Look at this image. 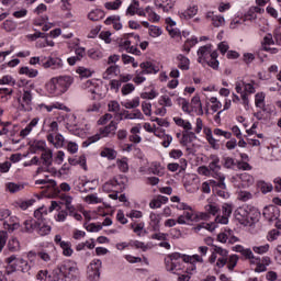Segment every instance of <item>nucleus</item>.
<instances>
[{
    "label": "nucleus",
    "mask_w": 281,
    "mask_h": 281,
    "mask_svg": "<svg viewBox=\"0 0 281 281\" xmlns=\"http://www.w3.org/2000/svg\"><path fill=\"white\" fill-rule=\"evenodd\" d=\"M196 262H203V258L199 255L190 256L181 252H173L165 259L167 271L179 276V281H190V274L196 271Z\"/></svg>",
    "instance_id": "1"
},
{
    "label": "nucleus",
    "mask_w": 281,
    "mask_h": 281,
    "mask_svg": "<svg viewBox=\"0 0 281 281\" xmlns=\"http://www.w3.org/2000/svg\"><path fill=\"white\" fill-rule=\"evenodd\" d=\"M79 278L80 271L71 261L59 263L50 272L47 270H40L35 276L37 281H78Z\"/></svg>",
    "instance_id": "2"
},
{
    "label": "nucleus",
    "mask_w": 281,
    "mask_h": 281,
    "mask_svg": "<svg viewBox=\"0 0 281 281\" xmlns=\"http://www.w3.org/2000/svg\"><path fill=\"white\" fill-rule=\"evenodd\" d=\"M206 213H198L193 210V207L187 209L183 213L178 217L177 223L179 225H190V223H199V221H207L210 216H216L221 209L216 204H209L205 206Z\"/></svg>",
    "instance_id": "3"
},
{
    "label": "nucleus",
    "mask_w": 281,
    "mask_h": 281,
    "mask_svg": "<svg viewBox=\"0 0 281 281\" xmlns=\"http://www.w3.org/2000/svg\"><path fill=\"white\" fill-rule=\"evenodd\" d=\"M74 85V77L65 75L59 77H53L45 85L46 91L50 95H63V93H67L69 91V87Z\"/></svg>",
    "instance_id": "4"
},
{
    "label": "nucleus",
    "mask_w": 281,
    "mask_h": 281,
    "mask_svg": "<svg viewBox=\"0 0 281 281\" xmlns=\"http://www.w3.org/2000/svg\"><path fill=\"white\" fill-rule=\"evenodd\" d=\"M139 35L135 33H126L119 40V47L127 54H133L134 56H142V50L137 48L139 45Z\"/></svg>",
    "instance_id": "5"
},
{
    "label": "nucleus",
    "mask_w": 281,
    "mask_h": 281,
    "mask_svg": "<svg viewBox=\"0 0 281 281\" xmlns=\"http://www.w3.org/2000/svg\"><path fill=\"white\" fill-rule=\"evenodd\" d=\"M117 131V122L111 121L109 125L99 128V133L88 137L82 142V148H89L91 144H95V142H100V139L104 137H115V133Z\"/></svg>",
    "instance_id": "6"
},
{
    "label": "nucleus",
    "mask_w": 281,
    "mask_h": 281,
    "mask_svg": "<svg viewBox=\"0 0 281 281\" xmlns=\"http://www.w3.org/2000/svg\"><path fill=\"white\" fill-rule=\"evenodd\" d=\"M128 179L125 176H116L102 186L103 192H124Z\"/></svg>",
    "instance_id": "7"
},
{
    "label": "nucleus",
    "mask_w": 281,
    "mask_h": 281,
    "mask_svg": "<svg viewBox=\"0 0 281 281\" xmlns=\"http://www.w3.org/2000/svg\"><path fill=\"white\" fill-rule=\"evenodd\" d=\"M228 256L229 251H227V249L218 246H213V252L209 258V262L211 265H214V262H216L215 267H217V269H223V267L227 265Z\"/></svg>",
    "instance_id": "8"
},
{
    "label": "nucleus",
    "mask_w": 281,
    "mask_h": 281,
    "mask_svg": "<svg viewBox=\"0 0 281 281\" xmlns=\"http://www.w3.org/2000/svg\"><path fill=\"white\" fill-rule=\"evenodd\" d=\"M20 93L21 95L18 100L21 106V111L30 113L33 109L32 106L34 105V93L32 92V89L27 87H24Z\"/></svg>",
    "instance_id": "9"
},
{
    "label": "nucleus",
    "mask_w": 281,
    "mask_h": 281,
    "mask_svg": "<svg viewBox=\"0 0 281 281\" xmlns=\"http://www.w3.org/2000/svg\"><path fill=\"white\" fill-rule=\"evenodd\" d=\"M42 131L46 133L48 144H54V136L58 134V122L45 119Z\"/></svg>",
    "instance_id": "10"
},
{
    "label": "nucleus",
    "mask_w": 281,
    "mask_h": 281,
    "mask_svg": "<svg viewBox=\"0 0 281 281\" xmlns=\"http://www.w3.org/2000/svg\"><path fill=\"white\" fill-rule=\"evenodd\" d=\"M60 201H63L67 212H69V216H72L76 221H82V215L78 213L76 206L71 204L74 202V196L67 193H61Z\"/></svg>",
    "instance_id": "11"
},
{
    "label": "nucleus",
    "mask_w": 281,
    "mask_h": 281,
    "mask_svg": "<svg viewBox=\"0 0 281 281\" xmlns=\"http://www.w3.org/2000/svg\"><path fill=\"white\" fill-rule=\"evenodd\" d=\"M211 186L216 196H221V199H229V192L227 191V186L225 184V177L217 178V181L212 180Z\"/></svg>",
    "instance_id": "12"
},
{
    "label": "nucleus",
    "mask_w": 281,
    "mask_h": 281,
    "mask_svg": "<svg viewBox=\"0 0 281 281\" xmlns=\"http://www.w3.org/2000/svg\"><path fill=\"white\" fill-rule=\"evenodd\" d=\"M35 186H43L42 188L46 189L48 195L60 194V188H58L56 180L47 179V177L46 179L36 180Z\"/></svg>",
    "instance_id": "13"
},
{
    "label": "nucleus",
    "mask_w": 281,
    "mask_h": 281,
    "mask_svg": "<svg viewBox=\"0 0 281 281\" xmlns=\"http://www.w3.org/2000/svg\"><path fill=\"white\" fill-rule=\"evenodd\" d=\"M128 247L132 249H142V251H148V246L144 241L135 239H131L128 243L122 241L115 246L119 251H124V249H128Z\"/></svg>",
    "instance_id": "14"
},
{
    "label": "nucleus",
    "mask_w": 281,
    "mask_h": 281,
    "mask_svg": "<svg viewBox=\"0 0 281 281\" xmlns=\"http://www.w3.org/2000/svg\"><path fill=\"white\" fill-rule=\"evenodd\" d=\"M209 169L213 173L214 179H221L225 177L223 176V173H221V158L218 157V155L212 154L210 156Z\"/></svg>",
    "instance_id": "15"
},
{
    "label": "nucleus",
    "mask_w": 281,
    "mask_h": 281,
    "mask_svg": "<svg viewBox=\"0 0 281 281\" xmlns=\"http://www.w3.org/2000/svg\"><path fill=\"white\" fill-rule=\"evenodd\" d=\"M100 269H102V260L94 259L88 267V278L91 281L100 280Z\"/></svg>",
    "instance_id": "16"
},
{
    "label": "nucleus",
    "mask_w": 281,
    "mask_h": 281,
    "mask_svg": "<svg viewBox=\"0 0 281 281\" xmlns=\"http://www.w3.org/2000/svg\"><path fill=\"white\" fill-rule=\"evenodd\" d=\"M63 67H64V64L60 57L48 56L47 58H44V63H43L44 69L58 70V69H63Z\"/></svg>",
    "instance_id": "17"
},
{
    "label": "nucleus",
    "mask_w": 281,
    "mask_h": 281,
    "mask_svg": "<svg viewBox=\"0 0 281 281\" xmlns=\"http://www.w3.org/2000/svg\"><path fill=\"white\" fill-rule=\"evenodd\" d=\"M232 212H234V205L229 203H225L222 206V216H216V223H221L222 225H227L229 223V217L232 216Z\"/></svg>",
    "instance_id": "18"
},
{
    "label": "nucleus",
    "mask_w": 281,
    "mask_h": 281,
    "mask_svg": "<svg viewBox=\"0 0 281 281\" xmlns=\"http://www.w3.org/2000/svg\"><path fill=\"white\" fill-rule=\"evenodd\" d=\"M7 265H12V262H15L18 267H20V270L22 273H27L32 267L27 262V260L23 258H18L16 255H12L9 258L5 259Z\"/></svg>",
    "instance_id": "19"
},
{
    "label": "nucleus",
    "mask_w": 281,
    "mask_h": 281,
    "mask_svg": "<svg viewBox=\"0 0 281 281\" xmlns=\"http://www.w3.org/2000/svg\"><path fill=\"white\" fill-rule=\"evenodd\" d=\"M263 218L268 221V223H273V221H278L280 218V209L276 205H269L263 209Z\"/></svg>",
    "instance_id": "20"
},
{
    "label": "nucleus",
    "mask_w": 281,
    "mask_h": 281,
    "mask_svg": "<svg viewBox=\"0 0 281 281\" xmlns=\"http://www.w3.org/2000/svg\"><path fill=\"white\" fill-rule=\"evenodd\" d=\"M195 14H199L198 4H190L186 10L178 12L181 21H190V19H194Z\"/></svg>",
    "instance_id": "21"
},
{
    "label": "nucleus",
    "mask_w": 281,
    "mask_h": 281,
    "mask_svg": "<svg viewBox=\"0 0 281 281\" xmlns=\"http://www.w3.org/2000/svg\"><path fill=\"white\" fill-rule=\"evenodd\" d=\"M122 120H144V114L139 110H134L133 112L123 110V112L119 114V121L122 122Z\"/></svg>",
    "instance_id": "22"
},
{
    "label": "nucleus",
    "mask_w": 281,
    "mask_h": 281,
    "mask_svg": "<svg viewBox=\"0 0 281 281\" xmlns=\"http://www.w3.org/2000/svg\"><path fill=\"white\" fill-rule=\"evenodd\" d=\"M212 52V44H206L198 49V63L203 64L210 60V53Z\"/></svg>",
    "instance_id": "23"
},
{
    "label": "nucleus",
    "mask_w": 281,
    "mask_h": 281,
    "mask_svg": "<svg viewBox=\"0 0 281 281\" xmlns=\"http://www.w3.org/2000/svg\"><path fill=\"white\" fill-rule=\"evenodd\" d=\"M235 218L240 225H249V217L247 215V205L238 207L234 213Z\"/></svg>",
    "instance_id": "24"
},
{
    "label": "nucleus",
    "mask_w": 281,
    "mask_h": 281,
    "mask_svg": "<svg viewBox=\"0 0 281 281\" xmlns=\"http://www.w3.org/2000/svg\"><path fill=\"white\" fill-rule=\"evenodd\" d=\"M83 87L88 90V93H91V100H98L97 95H100V85L97 81L88 80Z\"/></svg>",
    "instance_id": "25"
},
{
    "label": "nucleus",
    "mask_w": 281,
    "mask_h": 281,
    "mask_svg": "<svg viewBox=\"0 0 281 281\" xmlns=\"http://www.w3.org/2000/svg\"><path fill=\"white\" fill-rule=\"evenodd\" d=\"M247 215H248V225H254L260 220V211L257 207L251 205H246Z\"/></svg>",
    "instance_id": "26"
},
{
    "label": "nucleus",
    "mask_w": 281,
    "mask_h": 281,
    "mask_svg": "<svg viewBox=\"0 0 281 281\" xmlns=\"http://www.w3.org/2000/svg\"><path fill=\"white\" fill-rule=\"evenodd\" d=\"M236 179L240 181V183L237 184V188H249L254 186V181H255L254 176L247 172L238 175Z\"/></svg>",
    "instance_id": "27"
},
{
    "label": "nucleus",
    "mask_w": 281,
    "mask_h": 281,
    "mask_svg": "<svg viewBox=\"0 0 281 281\" xmlns=\"http://www.w3.org/2000/svg\"><path fill=\"white\" fill-rule=\"evenodd\" d=\"M206 19L211 21L213 27H223L225 25V18L221 14H214V12H209Z\"/></svg>",
    "instance_id": "28"
},
{
    "label": "nucleus",
    "mask_w": 281,
    "mask_h": 281,
    "mask_svg": "<svg viewBox=\"0 0 281 281\" xmlns=\"http://www.w3.org/2000/svg\"><path fill=\"white\" fill-rule=\"evenodd\" d=\"M233 251H236L237 254H241V256L245 258V260H256V256H254V251H251L249 248L243 247V245H236L233 248Z\"/></svg>",
    "instance_id": "29"
},
{
    "label": "nucleus",
    "mask_w": 281,
    "mask_h": 281,
    "mask_svg": "<svg viewBox=\"0 0 281 281\" xmlns=\"http://www.w3.org/2000/svg\"><path fill=\"white\" fill-rule=\"evenodd\" d=\"M140 74L150 75V74H158L159 68L153 64V61H143L140 65Z\"/></svg>",
    "instance_id": "30"
},
{
    "label": "nucleus",
    "mask_w": 281,
    "mask_h": 281,
    "mask_svg": "<svg viewBox=\"0 0 281 281\" xmlns=\"http://www.w3.org/2000/svg\"><path fill=\"white\" fill-rule=\"evenodd\" d=\"M176 0H155V5L162 12H170L175 8Z\"/></svg>",
    "instance_id": "31"
},
{
    "label": "nucleus",
    "mask_w": 281,
    "mask_h": 281,
    "mask_svg": "<svg viewBox=\"0 0 281 281\" xmlns=\"http://www.w3.org/2000/svg\"><path fill=\"white\" fill-rule=\"evenodd\" d=\"M40 258V260H43V262H52V256L49 254H47V251L45 250H41L37 254L34 251H30L27 254V258L29 260L32 262V260H34V258Z\"/></svg>",
    "instance_id": "32"
},
{
    "label": "nucleus",
    "mask_w": 281,
    "mask_h": 281,
    "mask_svg": "<svg viewBox=\"0 0 281 281\" xmlns=\"http://www.w3.org/2000/svg\"><path fill=\"white\" fill-rule=\"evenodd\" d=\"M3 227L8 232H14L15 229H19L21 225L19 224V218L16 216H9V220L3 222Z\"/></svg>",
    "instance_id": "33"
},
{
    "label": "nucleus",
    "mask_w": 281,
    "mask_h": 281,
    "mask_svg": "<svg viewBox=\"0 0 281 281\" xmlns=\"http://www.w3.org/2000/svg\"><path fill=\"white\" fill-rule=\"evenodd\" d=\"M178 69L181 71H188L190 69V58L186 57L183 54H179L176 57Z\"/></svg>",
    "instance_id": "34"
},
{
    "label": "nucleus",
    "mask_w": 281,
    "mask_h": 281,
    "mask_svg": "<svg viewBox=\"0 0 281 281\" xmlns=\"http://www.w3.org/2000/svg\"><path fill=\"white\" fill-rule=\"evenodd\" d=\"M194 139H196V134H194V132H190V130H184L182 132L180 144L181 146H188V144H192Z\"/></svg>",
    "instance_id": "35"
},
{
    "label": "nucleus",
    "mask_w": 281,
    "mask_h": 281,
    "mask_svg": "<svg viewBox=\"0 0 281 281\" xmlns=\"http://www.w3.org/2000/svg\"><path fill=\"white\" fill-rule=\"evenodd\" d=\"M38 222L34 218H30L24 221L22 229L26 232V234H34L36 232Z\"/></svg>",
    "instance_id": "36"
},
{
    "label": "nucleus",
    "mask_w": 281,
    "mask_h": 281,
    "mask_svg": "<svg viewBox=\"0 0 281 281\" xmlns=\"http://www.w3.org/2000/svg\"><path fill=\"white\" fill-rule=\"evenodd\" d=\"M46 148H47V143H45V140H34L30 145V150L34 155H36V153H43L44 150H46Z\"/></svg>",
    "instance_id": "37"
},
{
    "label": "nucleus",
    "mask_w": 281,
    "mask_h": 281,
    "mask_svg": "<svg viewBox=\"0 0 281 281\" xmlns=\"http://www.w3.org/2000/svg\"><path fill=\"white\" fill-rule=\"evenodd\" d=\"M35 232L38 236H49V234H52V226L45 222H37Z\"/></svg>",
    "instance_id": "38"
},
{
    "label": "nucleus",
    "mask_w": 281,
    "mask_h": 281,
    "mask_svg": "<svg viewBox=\"0 0 281 281\" xmlns=\"http://www.w3.org/2000/svg\"><path fill=\"white\" fill-rule=\"evenodd\" d=\"M41 159L43 161V165L46 166V168H49L54 159V153L52 151V149L49 148L44 149L42 151Z\"/></svg>",
    "instance_id": "39"
},
{
    "label": "nucleus",
    "mask_w": 281,
    "mask_h": 281,
    "mask_svg": "<svg viewBox=\"0 0 281 281\" xmlns=\"http://www.w3.org/2000/svg\"><path fill=\"white\" fill-rule=\"evenodd\" d=\"M167 168L170 172H177V170H179V168H180V170H186V168H188V160H186V158H181L180 165L177 162H170V164H168Z\"/></svg>",
    "instance_id": "40"
},
{
    "label": "nucleus",
    "mask_w": 281,
    "mask_h": 281,
    "mask_svg": "<svg viewBox=\"0 0 281 281\" xmlns=\"http://www.w3.org/2000/svg\"><path fill=\"white\" fill-rule=\"evenodd\" d=\"M120 71V66L117 65H111L106 68V70L103 72L102 78L103 80H111L113 76H117V72Z\"/></svg>",
    "instance_id": "41"
},
{
    "label": "nucleus",
    "mask_w": 281,
    "mask_h": 281,
    "mask_svg": "<svg viewBox=\"0 0 281 281\" xmlns=\"http://www.w3.org/2000/svg\"><path fill=\"white\" fill-rule=\"evenodd\" d=\"M105 25H113L114 30L120 31L122 30V23L120 22L119 15H111L108 16L104 21Z\"/></svg>",
    "instance_id": "42"
},
{
    "label": "nucleus",
    "mask_w": 281,
    "mask_h": 281,
    "mask_svg": "<svg viewBox=\"0 0 281 281\" xmlns=\"http://www.w3.org/2000/svg\"><path fill=\"white\" fill-rule=\"evenodd\" d=\"M149 218H150L149 225L153 232H159L160 229L159 223H161V216H159V214H156V213H150Z\"/></svg>",
    "instance_id": "43"
},
{
    "label": "nucleus",
    "mask_w": 281,
    "mask_h": 281,
    "mask_svg": "<svg viewBox=\"0 0 281 281\" xmlns=\"http://www.w3.org/2000/svg\"><path fill=\"white\" fill-rule=\"evenodd\" d=\"M48 210L47 206H41L34 212V216L37 223H44L45 216H47Z\"/></svg>",
    "instance_id": "44"
},
{
    "label": "nucleus",
    "mask_w": 281,
    "mask_h": 281,
    "mask_svg": "<svg viewBox=\"0 0 281 281\" xmlns=\"http://www.w3.org/2000/svg\"><path fill=\"white\" fill-rule=\"evenodd\" d=\"M12 93H14V89L12 88H0V102H8L11 100Z\"/></svg>",
    "instance_id": "45"
},
{
    "label": "nucleus",
    "mask_w": 281,
    "mask_h": 281,
    "mask_svg": "<svg viewBox=\"0 0 281 281\" xmlns=\"http://www.w3.org/2000/svg\"><path fill=\"white\" fill-rule=\"evenodd\" d=\"M205 137H206V142H209L211 148H214V150H218V148H221L218 140L216 138H214V136L212 135V130L205 131Z\"/></svg>",
    "instance_id": "46"
},
{
    "label": "nucleus",
    "mask_w": 281,
    "mask_h": 281,
    "mask_svg": "<svg viewBox=\"0 0 281 281\" xmlns=\"http://www.w3.org/2000/svg\"><path fill=\"white\" fill-rule=\"evenodd\" d=\"M19 74L21 76H27V78H36V76H38V71L36 69L27 66L21 67Z\"/></svg>",
    "instance_id": "47"
},
{
    "label": "nucleus",
    "mask_w": 281,
    "mask_h": 281,
    "mask_svg": "<svg viewBox=\"0 0 281 281\" xmlns=\"http://www.w3.org/2000/svg\"><path fill=\"white\" fill-rule=\"evenodd\" d=\"M173 122L177 126H180L184 131H192V123L190 121H186L179 116L173 117Z\"/></svg>",
    "instance_id": "48"
},
{
    "label": "nucleus",
    "mask_w": 281,
    "mask_h": 281,
    "mask_svg": "<svg viewBox=\"0 0 281 281\" xmlns=\"http://www.w3.org/2000/svg\"><path fill=\"white\" fill-rule=\"evenodd\" d=\"M198 43H199V38H196V36H192L191 38H188L182 46V52L190 54V50L192 49V47H194V45H196Z\"/></svg>",
    "instance_id": "49"
},
{
    "label": "nucleus",
    "mask_w": 281,
    "mask_h": 281,
    "mask_svg": "<svg viewBox=\"0 0 281 281\" xmlns=\"http://www.w3.org/2000/svg\"><path fill=\"white\" fill-rule=\"evenodd\" d=\"M89 21H100L104 19V11L100 9H94L88 13Z\"/></svg>",
    "instance_id": "50"
},
{
    "label": "nucleus",
    "mask_w": 281,
    "mask_h": 281,
    "mask_svg": "<svg viewBox=\"0 0 281 281\" xmlns=\"http://www.w3.org/2000/svg\"><path fill=\"white\" fill-rule=\"evenodd\" d=\"M25 188L23 184L14 183V182H8L5 184L7 192H10L11 194H16V192H21Z\"/></svg>",
    "instance_id": "51"
},
{
    "label": "nucleus",
    "mask_w": 281,
    "mask_h": 281,
    "mask_svg": "<svg viewBox=\"0 0 281 281\" xmlns=\"http://www.w3.org/2000/svg\"><path fill=\"white\" fill-rule=\"evenodd\" d=\"M137 10H139V1L133 0L132 3L126 9V16H135L137 14Z\"/></svg>",
    "instance_id": "52"
},
{
    "label": "nucleus",
    "mask_w": 281,
    "mask_h": 281,
    "mask_svg": "<svg viewBox=\"0 0 281 281\" xmlns=\"http://www.w3.org/2000/svg\"><path fill=\"white\" fill-rule=\"evenodd\" d=\"M131 229H133L134 234H136V236H144L143 232H144V227H146V224H144V222H139V223H132L130 224Z\"/></svg>",
    "instance_id": "53"
},
{
    "label": "nucleus",
    "mask_w": 281,
    "mask_h": 281,
    "mask_svg": "<svg viewBox=\"0 0 281 281\" xmlns=\"http://www.w3.org/2000/svg\"><path fill=\"white\" fill-rule=\"evenodd\" d=\"M257 187L262 192V194H267L273 191V184L270 182H265V180L258 181Z\"/></svg>",
    "instance_id": "54"
},
{
    "label": "nucleus",
    "mask_w": 281,
    "mask_h": 281,
    "mask_svg": "<svg viewBox=\"0 0 281 281\" xmlns=\"http://www.w3.org/2000/svg\"><path fill=\"white\" fill-rule=\"evenodd\" d=\"M101 157H106V159H110V161H113L115 157H117V151L113 148L105 147L103 150H101Z\"/></svg>",
    "instance_id": "55"
},
{
    "label": "nucleus",
    "mask_w": 281,
    "mask_h": 281,
    "mask_svg": "<svg viewBox=\"0 0 281 281\" xmlns=\"http://www.w3.org/2000/svg\"><path fill=\"white\" fill-rule=\"evenodd\" d=\"M108 111H110V113H115V117L116 120H120V103L117 101H110L108 103Z\"/></svg>",
    "instance_id": "56"
},
{
    "label": "nucleus",
    "mask_w": 281,
    "mask_h": 281,
    "mask_svg": "<svg viewBox=\"0 0 281 281\" xmlns=\"http://www.w3.org/2000/svg\"><path fill=\"white\" fill-rule=\"evenodd\" d=\"M267 45H276V41L273 40V35L267 34L263 37V41H262V47H263L265 52H271V47H269Z\"/></svg>",
    "instance_id": "57"
},
{
    "label": "nucleus",
    "mask_w": 281,
    "mask_h": 281,
    "mask_svg": "<svg viewBox=\"0 0 281 281\" xmlns=\"http://www.w3.org/2000/svg\"><path fill=\"white\" fill-rule=\"evenodd\" d=\"M238 260H239V257L238 255H231L227 257V269L233 271L234 269H236V265H238Z\"/></svg>",
    "instance_id": "58"
},
{
    "label": "nucleus",
    "mask_w": 281,
    "mask_h": 281,
    "mask_svg": "<svg viewBox=\"0 0 281 281\" xmlns=\"http://www.w3.org/2000/svg\"><path fill=\"white\" fill-rule=\"evenodd\" d=\"M60 248L63 249V255L67 258H70V256H74V249L71 248V241H65L61 243Z\"/></svg>",
    "instance_id": "59"
},
{
    "label": "nucleus",
    "mask_w": 281,
    "mask_h": 281,
    "mask_svg": "<svg viewBox=\"0 0 281 281\" xmlns=\"http://www.w3.org/2000/svg\"><path fill=\"white\" fill-rule=\"evenodd\" d=\"M53 146H55V148H63V146H65V136H63V134L60 133H57L55 136H54V140L53 143Z\"/></svg>",
    "instance_id": "60"
},
{
    "label": "nucleus",
    "mask_w": 281,
    "mask_h": 281,
    "mask_svg": "<svg viewBox=\"0 0 281 281\" xmlns=\"http://www.w3.org/2000/svg\"><path fill=\"white\" fill-rule=\"evenodd\" d=\"M255 105L257 109H262V111H265V93L258 92L255 95Z\"/></svg>",
    "instance_id": "61"
},
{
    "label": "nucleus",
    "mask_w": 281,
    "mask_h": 281,
    "mask_svg": "<svg viewBox=\"0 0 281 281\" xmlns=\"http://www.w3.org/2000/svg\"><path fill=\"white\" fill-rule=\"evenodd\" d=\"M121 104L125 109H137L139 106V97H135L132 101H124Z\"/></svg>",
    "instance_id": "62"
},
{
    "label": "nucleus",
    "mask_w": 281,
    "mask_h": 281,
    "mask_svg": "<svg viewBox=\"0 0 281 281\" xmlns=\"http://www.w3.org/2000/svg\"><path fill=\"white\" fill-rule=\"evenodd\" d=\"M106 10H120L122 8V0H115L112 2H106L104 4Z\"/></svg>",
    "instance_id": "63"
},
{
    "label": "nucleus",
    "mask_w": 281,
    "mask_h": 281,
    "mask_svg": "<svg viewBox=\"0 0 281 281\" xmlns=\"http://www.w3.org/2000/svg\"><path fill=\"white\" fill-rule=\"evenodd\" d=\"M133 91H135V85L133 83H125L121 89L122 95H130Z\"/></svg>",
    "instance_id": "64"
}]
</instances>
